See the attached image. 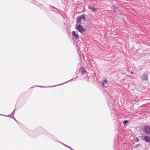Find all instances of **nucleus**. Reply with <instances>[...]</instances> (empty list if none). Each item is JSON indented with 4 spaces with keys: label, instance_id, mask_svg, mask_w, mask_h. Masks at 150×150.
I'll list each match as a JSON object with an SVG mask.
<instances>
[{
    "label": "nucleus",
    "instance_id": "obj_1",
    "mask_svg": "<svg viewBox=\"0 0 150 150\" xmlns=\"http://www.w3.org/2000/svg\"><path fill=\"white\" fill-rule=\"evenodd\" d=\"M85 20V15H81V16L77 18L76 25L78 23H84Z\"/></svg>",
    "mask_w": 150,
    "mask_h": 150
},
{
    "label": "nucleus",
    "instance_id": "obj_2",
    "mask_svg": "<svg viewBox=\"0 0 150 150\" xmlns=\"http://www.w3.org/2000/svg\"><path fill=\"white\" fill-rule=\"evenodd\" d=\"M77 25L75 29L77 30L80 32L81 34H83V32L86 31V29H84L82 26L80 24L76 25Z\"/></svg>",
    "mask_w": 150,
    "mask_h": 150
},
{
    "label": "nucleus",
    "instance_id": "obj_3",
    "mask_svg": "<svg viewBox=\"0 0 150 150\" xmlns=\"http://www.w3.org/2000/svg\"><path fill=\"white\" fill-rule=\"evenodd\" d=\"M143 131L147 134H150V127L148 126H145L143 129Z\"/></svg>",
    "mask_w": 150,
    "mask_h": 150
},
{
    "label": "nucleus",
    "instance_id": "obj_4",
    "mask_svg": "<svg viewBox=\"0 0 150 150\" xmlns=\"http://www.w3.org/2000/svg\"><path fill=\"white\" fill-rule=\"evenodd\" d=\"M72 34L73 35L74 38L76 39H77L79 38V36L78 34L75 31H73L72 33Z\"/></svg>",
    "mask_w": 150,
    "mask_h": 150
},
{
    "label": "nucleus",
    "instance_id": "obj_5",
    "mask_svg": "<svg viewBox=\"0 0 150 150\" xmlns=\"http://www.w3.org/2000/svg\"><path fill=\"white\" fill-rule=\"evenodd\" d=\"M142 79L143 80H146L148 79V75L146 74H144L141 76Z\"/></svg>",
    "mask_w": 150,
    "mask_h": 150
},
{
    "label": "nucleus",
    "instance_id": "obj_6",
    "mask_svg": "<svg viewBox=\"0 0 150 150\" xmlns=\"http://www.w3.org/2000/svg\"><path fill=\"white\" fill-rule=\"evenodd\" d=\"M144 138V141H146V142L150 143V137L147 136H145Z\"/></svg>",
    "mask_w": 150,
    "mask_h": 150
},
{
    "label": "nucleus",
    "instance_id": "obj_7",
    "mask_svg": "<svg viewBox=\"0 0 150 150\" xmlns=\"http://www.w3.org/2000/svg\"><path fill=\"white\" fill-rule=\"evenodd\" d=\"M88 8L92 11L94 12H96L98 10L97 8L90 6H88Z\"/></svg>",
    "mask_w": 150,
    "mask_h": 150
},
{
    "label": "nucleus",
    "instance_id": "obj_8",
    "mask_svg": "<svg viewBox=\"0 0 150 150\" xmlns=\"http://www.w3.org/2000/svg\"><path fill=\"white\" fill-rule=\"evenodd\" d=\"M80 70L82 74H84L86 72V70L83 67L81 68Z\"/></svg>",
    "mask_w": 150,
    "mask_h": 150
},
{
    "label": "nucleus",
    "instance_id": "obj_9",
    "mask_svg": "<svg viewBox=\"0 0 150 150\" xmlns=\"http://www.w3.org/2000/svg\"><path fill=\"white\" fill-rule=\"evenodd\" d=\"M102 84L103 86H105V84H106L107 83V79H105L102 82Z\"/></svg>",
    "mask_w": 150,
    "mask_h": 150
},
{
    "label": "nucleus",
    "instance_id": "obj_10",
    "mask_svg": "<svg viewBox=\"0 0 150 150\" xmlns=\"http://www.w3.org/2000/svg\"><path fill=\"white\" fill-rule=\"evenodd\" d=\"M62 144L64 145V146H65L67 147H68L70 149H71V150H73L72 149L71 147H69V146H67V145H66L65 144H63V143H62Z\"/></svg>",
    "mask_w": 150,
    "mask_h": 150
},
{
    "label": "nucleus",
    "instance_id": "obj_11",
    "mask_svg": "<svg viewBox=\"0 0 150 150\" xmlns=\"http://www.w3.org/2000/svg\"><path fill=\"white\" fill-rule=\"evenodd\" d=\"M134 141L136 142H138L139 141V139L138 138L136 137L135 139L134 140Z\"/></svg>",
    "mask_w": 150,
    "mask_h": 150
},
{
    "label": "nucleus",
    "instance_id": "obj_12",
    "mask_svg": "<svg viewBox=\"0 0 150 150\" xmlns=\"http://www.w3.org/2000/svg\"><path fill=\"white\" fill-rule=\"evenodd\" d=\"M128 121L127 120H125L123 122V123L124 125H126V124H127L128 122Z\"/></svg>",
    "mask_w": 150,
    "mask_h": 150
},
{
    "label": "nucleus",
    "instance_id": "obj_13",
    "mask_svg": "<svg viewBox=\"0 0 150 150\" xmlns=\"http://www.w3.org/2000/svg\"><path fill=\"white\" fill-rule=\"evenodd\" d=\"M73 80V79H71V80H70L67 81V82H64V83H62L61 84H59V85H57V86H59V85H62V84H64V83H67L68 82H69V81H72Z\"/></svg>",
    "mask_w": 150,
    "mask_h": 150
},
{
    "label": "nucleus",
    "instance_id": "obj_14",
    "mask_svg": "<svg viewBox=\"0 0 150 150\" xmlns=\"http://www.w3.org/2000/svg\"><path fill=\"white\" fill-rule=\"evenodd\" d=\"M114 9L115 10V12H116L117 11V7H115L114 8Z\"/></svg>",
    "mask_w": 150,
    "mask_h": 150
},
{
    "label": "nucleus",
    "instance_id": "obj_15",
    "mask_svg": "<svg viewBox=\"0 0 150 150\" xmlns=\"http://www.w3.org/2000/svg\"><path fill=\"white\" fill-rule=\"evenodd\" d=\"M15 111V110H14L12 113V114L13 115L15 114L14 112Z\"/></svg>",
    "mask_w": 150,
    "mask_h": 150
},
{
    "label": "nucleus",
    "instance_id": "obj_16",
    "mask_svg": "<svg viewBox=\"0 0 150 150\" xmlns=\"http://www.w3.org/2000/svg\"><path fill=\"white\" fill-rule=\"evenodd\" d=\"M115 114H113V115H112V116H113V117H114L115 116Z\"/></svg>",
    "mask_w": 150,
    "mask_h": 150
},
{
    "label": "nucleus",
    "instance_id": "obj_17",
    "mask_svg": "<svg viewBox=\"0 0 150 150\" xmlns=\"http://www.w3.org/2000/svg\"><path fill=\"white\" fill-rule=\"evenodd\" d=\"M14 120L16 122H17V120L15 119V118H14V117H13V118Z\"/></svg>",
    "mask_w": 150,
    "mask_h": 150
},
{
    "label": "nucleus",
    "instance_id": "obj_18",
    "mask_svg": "<svg viewBox=\"0 0 150 150\" xmlns=\"http://www.w3.org/2000/svg\"><path fill=\"white\" fill-rule=\"evenodd\" d=\"M37 86L38 87H43L42 86Z\"/></svg>",
    "mask_w": 150,
    "mask_h": 150
},
{
    "label": "nucleus",
    "instance_id": "obj_19",
    "mask_svg": "<svg viewBox=\"0 0 150 150\" xmlns=\"http://www.w3.org/2000/svg\"><path fill=\"white\" fill-rule=\"evenodd\" d=\"M0 115H1V114H0ZM3 116H7V117H9V115L7 116V115H3Z\"/></svg>",
    "mask_w": 150,
    "mask_h": 150
},
{
    "label": "nucleus",
    "instance_id": "obj_20",
    "mask_svg": "<svg viewBox=\"0 0 150 150\" xmlns=\"http://www.w3.org/2000/svg\"><path fill=\"white\" fill-rule=\"evenodd\" d=\"M130 73H131V74H134L133 72L132 71H130Z\"/></svg>",
    "mask_w": 150,
    "mask_h": 150
}]
</instances>
